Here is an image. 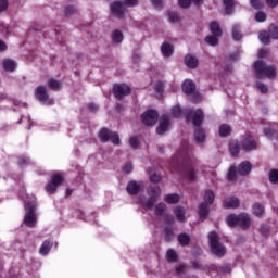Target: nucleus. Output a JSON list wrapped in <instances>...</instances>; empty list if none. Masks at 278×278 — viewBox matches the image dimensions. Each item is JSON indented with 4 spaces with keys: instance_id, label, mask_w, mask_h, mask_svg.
I'll use <instances>...</instances> for the list:
<instances>
[{
    "instance_id": "1",
    "label": "nucleus",
    "mask_w": 278,
    "mask_h": 278,
    "mask_svg": "<svg viewBox=\"0 0 278 278\" xmlns=\"http://www.w3.org/2000/svg\"><path fill=\"white\" fill-rule=\"evenodd\" d=\"M185 114L186 119L192 121L194 127L199 126L194 131V138L197 142H205V130H203V128H200L204 118L203 111L200 109L195 111H191V109H186Z\"/></svg>"
},
{
    "instance_id": "2",
    "label": "nucleus",
    "mask_w": 278,
    "mask_h": 278,
    "mask_svg": "<svg viewBox=\"0 0 278 278\" xmlns=\"http://www.w3.org/2000/svg\"><path fill=\"white\" fill-rule=\"evenodd\" d=\"M254 70L257 79H275L277 77V67L267 65L266 62L258 60L254 63Z\"/></svg>"
},
{
    "instance_id": "3",
    "label": "nucleus",
    "mask_w": 278,
    "mask_h": 278,
    "mask_svg": "<svg viewBox=\"0 0 278 278\" xmlns=\"http://www.w3.org/2000/svg\"><path fill=\"white\" fill-rule=\"evenodd\" d=\"M37 205L36 198H33L30 201L25 202V216H24V225L26 227L34 228L38 223V215L36 214Z\"/></svg>"
},
{
    "instance_id": "4",
    "label": "nucleus",
    "mask_w": 278,
    "mask_h": 278,
    "mask_svg": "<svg viewBox=\"0 0 278 278\" xmlns=\"http://www.w3.org/2000/svg\"><path fill=\"white\" fill-rule=\"evenodd\" d=\"M208 244L211 248V252L213 255H217V257L225 256V253H227V248L220 243V237H218V233L216 231H211L208 233Z\"/></svg>"
},
{
    "instance_id": "5",
    "label": "nucleus",
    "mask_w": 278,
    "mask_h": 278,
    "mask_svg": "<svg viewBox=\"0 0 278 278\" xmlns=\"http://www.w3.org/2000/svg\"><path fill=\"white\" fill-rule=\"evenodd\" d=\"M227 224L229 227H242V229H248V227H251V218L244 213L239 215L230 214L227 217Z\"/></svg>"
},
{
    "instance_id": "6",
    "label": "nucleus",
    "mask_w": 278,
    "mask_h": 278,
    "mask_svg": "<svg viewBox=\"0 0 278 278\" xmlns=\"http://www.w3.org/2000/svg\"><path fill=\"white\" fill-rule=\"evenodd\" d=\"M149 199H141V203L142 205H144L146 207H148V210H153V205H155L156 201H157V197L162 195V189H160V187L157 186H150L147 189Z\"/></svg>"
},
{
    "instance_id": "7",
    "label": "nucleus",
    "mask_w": 278,
    "mask_h": 278,
    "mask_svg": "<svg viewBox=\"0 0 278 278\" xmlns=\"http://www.w3.org/2000/svg\"><path fill=\"white\" fill-rule=\"evenodd\" d=\"M179 164V173L185 179H189V181H194L197 179V172L192 168V165L188 162V160L182 159L178 161Z\"/></svg>"
},
{
    "instance_id": "8",
    "label": "nucleus",
    "mask_w": 278,
    "mask_h": 278,
    "mask_svg": "<svg viewBox=\"0 0 278 278\" xmlns=\"http://www.w3.org/2000/svg\"><path fill=\"white\" fill-rule=\"evenodd\" d=\"M99 138L101 142H112V144H121V137L117 132H114L108 128H102L99 131Z\"/></svg>"
},
{
    "instance_id": "9",
    "label": "nucleus",
    "mask_w": 278,
    "mask_h": 278,
    "mask_svg": "<svg viewBox=\"0 0 278 278\" xmlns=\"http://www.w3.org/2000/svg\"><path fill=\"white\" fill-rule=\"evenodd\" d=\"M113 92L115 99L122 101V99H125V97H129V94H131V87L127 86L126 84H116L113 86Z\"/></svg>"
},
{
    "instance_id": "10",
    "label": "nucleus",
    "mask_w": 278,
    "mask_h": 278,
    "mask_svg": "<svg viewBox=\"0 0 278 278\" xmlns=\"http://www.w3.org/2000/svg\"><path fill=\"white\" fill-rule=\"evenodd\" d=\"M141 118H142V123L146 124L148 127H153V125L157 123V118H159L157 111L155 110L147 111L146 113L142 114Z\"/></svg>"
},
{
    "instance_id": "11",
    "label": "nucleus",
    "mask_w": 278,
    "mask_h": 278,
    "mask_svg": "<svg viewBox=\"0 0 278 278\" xmlns=\"http://www.w3.org/2000/svg\"><path fill=\"white\" fill-rule=\"evenodd\" d=\"M64 181V178L60 174H55L52 180L46 185V192L53 194L58 190V186Z\"/></svg>"
},
{
    "instance_id": "12",
    "label": "nucleus",
    "mask_w": 278,
    "mask_h": 278,
    "mask_svg": "<svg viewBox=\"0 0 278 278\" xmlns=\"http://www.w3.org/2000/svg\"><path fill=\"white\" fill-rule=\"evenodd\" d=\"M111 12L114 16H117V18H123L127 10L125 9V4L123 2L114 1L111 4Z\"/></svg>"
},
{
    "instance_id": "13",
    "label": "nucleus",
    "mask_w": 278,
    "mask_h": 278,
    "mask_svg": "<svg viewBox=\"0 0 278 278\" xmlns=\"http://www.w3.org/2000/svg\"><path fill=\"white\" fill-rule=\"evenodd\" d=\"M142 188H144V182H137L135 180H131L128 182L126 190L128 194L136 195L138 194V192H140V190H142Z\"/></svg>"
},
{
    "instance_id": "14",
    "label": "nucleus",
    "mask_w": 278,
    "mask_h": 278,
    "mask_svg": "<svg viewBox=\"0 0 278 278\" xmlns=\"http://www.w3.org/2000/svg\"><path fill=\"white\" fill-rule=\"evenodd\" d=\"M35 97L40 103H47L49 101V94L47 93V87L39 86L35 90Z\"/></svg>"
},
{
    "instance_id": "15",
    "label": "nucleus",
    "mask_w": 278,
    "mask_h": 278,
    "mask_svg": "<svg viewBox=\"0 0 278 278\" xmlns=\"http://www.w3.org/2000/svg\"><path fill=\"white\" fill-rule=\"evenodd\" d=\"M169 126H170V119L168 118V116L163 115L156 128V134L162 136L168 129Z\"/></svg>"
},
{
    "instance_id": "16",
    "label": "nucleus",
    "mask_w": 278,
    "mask_h": 278,
    "mask_svg": "<svg viewBox=\"0 0 278 278\" xmlns=\"http://www.w3.org/2000/svg\"><path fill=\"white\" fill-rule=\"evenodd\" d=\"M242 148L244 151H255L257 149V142L251 136H248L242 141Z\"/></svg>"
},
{
    "instance_id": "17",
    "label": "nucleus",
    "mask_w": 278,
    "mask_h": 278,
    "mask_svg": "<svg viewBox=\"0 0 278 278\" xmlns=\"http://www.w3.org/2000/svg\"><path fill=\"white\" fill-rule=\"evenodd\" d=\"M185 64L188 68L194 70L197 66H199V59L192 54H187L185 56Z\"/></svg>"
},
{
    "instance_id": "18",
    "label": "nucleus",
    "mask_w": 278,
    "mask_h": 278,
    "mask_svg": "<svg viewBox=\"0 0 278 278\" xmlns=\"http://www.w3.org/2000/svg\"><path fill=\"white\" fill-rule=\"evenodd\" d=\"M224 207H227L228 210L229 208L240 207V200L238 198H236V197L227 198L224 201Z\"/></svg>"
},
{
    "instance_id": "19",
    "label": "nucleus",
    "mask_w": 278,
    "mask_h": 278,
    "mask_svg": "<svg viewBox=\"0 0 278 278\" xmlns=\"http://www.w3.org/2000/svg\"><path fill=\"white\" fill-rule=\"evenodd\" d=\"M251 163L249 161L242 162L238 167L239 175L247 176L249 173H251Z\"/></svg>"
},
{
    "instance_id": "20",
    "label": "nucleus",
    "mask_w": 278,
    "mask_h": 278,
    "mask_svg": "<svg viewBox=\"0 0 278 278\" xmlns=\"http://www.w3.org/2000/svg\"><path fill=\"white\" fill-rule=\"evenodd\" d=\"M195 88L197 87L192 80L187 79L182 83V92H186V94H194Z\"/></svg>"
},
{
    "instance_id": "21",
    "label": "nucleus",
    "mask_w": 278,
    "mask_h": 278,
    "mask_svg": "<svg viewBox=\"0 0 278 278\" xmlns=\"http://www.w3.org/2000/svg\"><path fill=\"white\" fill-rule=\"evenodd\" d=\"M17 64L12 59H4L3 60V68L8 73H14L16 71Z\"/></svg>"
},
{
    "instance_id": "22",
    "label": "nucleus",
    "mask_w": 278,
    "mask_h": 278,
    "mask_svg": "<svg viewBox=\"0 0 278 278\" xmlns=\"http://www.w3.org/2000/svg\"><path fill=\"white\" fill-rule=\"evenodd\" d=\"M53 249V241L46 240L39 249L40 255H49V251Z\"/></svg>"
},
{
    "instance_id": "23",
    "label": "nucleus",
    "mask_w": 278,
    "mask_h": 278,
    "mask_svg": "<svg viewBox=\"0 0 278 278\" xmlns=\"http://www.w3.org/2000/svg\"><path fill=\"white\" fill-rule=\"evenodd\" d=\"M174 214H175V216H176V218L179 223H185V220H186V208H184L182 206H177L174 210Z\"/></svg>"
},
{
    "instance_id": "24",
    "label": "nucleus",
    "mask_w": 278,
    "mask_h": 278,
    "mask_svg": "<svg viewBox=\"0 0 278 278\" xmlns=\"http://www.w3.org/2000/svg\"><path fill=\"white\" fill-rule=\"evenodd\" d=\"M173 45L168 43V42H164L161 46V53L164 55V58H170V55H173Z\"/></svg>"
},
{
    "instance_id": "25",
    "label": "nucleus",
    "mask_w": 278,
    "mask_h": 278,
    "mask_svg": "<svg viewBox=\"0 0 278 278\" xmlns=\"http://www.w3.org/2000/svg\"><path fill=\"white\" fill-rule=\"evenodd\" d=\"M149 176L152 184H160V181H162V176L157 174V169L155 167L150 168Z\"/></svg>"
},
{
    "instance_id": "26",
    "label": "nucleus",
    "mask_w": 278,
    "mask_h": 278,
    "mask_svg": "<svg viewBox=\"0 0 278 278\" xmlns=\"http://www.w3.org/2000/svg\"><path fill=\"white\" fill-rule=\"evenodd\" d=\"M210 205H211V204H206L205 202H202V203L199 205V215H200V218H205V217H207V215L210 214Z\"/></svg>"
},
{
    "instance_id": "27",
    "label": "nucleus",
    "mask_w": 278,
    "mask_h": 278,
    "mask_svg": "<svg viewBox=\"0 0 278 278\" xmlns=\"http://www.w3.org/2000/svg\"><path fill=\"white\" fill-rule=\"evenodd\" d=\"M229 151L231 155H238V153H240V143L238 142V140L232 139L229 142Z\"/></svg>"
},
{
    "instance_id": "28",
    "label": "nucleus",
    "mask_w": 278,
    "mask_h": 278,
    "mask_svg": "<svg viewBox=\"0 0 278 278\" xmlns=\"http://www.w3.org/2000/svg\"><path fill=\"white\" fill-rule=\"evenodd\" d=\"M225 13L233 14V10L236 8V0H224Z\"/></svg>"
},
{
    "instance_id": "29",
    "label": "nucleus",
    "mask_w": 278,
    "mask_h": 278,
    "mask_svg": "<svg viewBox=\"0 0 278 278\" xmlns=\"http://www.w3.org/2000/svg\"><path fill=\"white\" fill-rule=\"evenodd\" d=\"M219 136L222 138H227V136H231V126L227 124H223L219 126Z\"/></svg>"
},
{
    "instance_id": "30",
    "label": "nucleus",
    "mask_w": 278,
    "mask_h": 278,
    "mask_svg": "<svg viewBox=\"0 0 278 278\" xmlns=\"http://www.w3.org/2000/svg\"><path fill=\"white\" fill-rule=\"evenodd\" d=\"M210 30L213 36H223V30L220 29V25H218V22H212L210 24Z\"/></svg>"
},
{
    "instance_id": "31",
    "label": "nucleus",
    "mask_w": 278,
    "mask_h": 278,
    "mask_svg": "<svg viewBox=\"0 0 278 278\" xmlns=\"http://www.w3.org/2000/svg\"><path fill=\"white\" fill-rule=\"evenodd\" d=\"M214 199H216V195H214V191L206 190L204 192V203H206V205H212V203H214Z\"/></svg>"
},
{
    "instance_id": "32",
    "label": "nucleus",
    "mask_w": 278,
    "mask_h": 278,
    "mask_svg": "<svg viewBox=\"0 0 278 278\" xmlns=\"http://www.w3.org/2000/svg\"><path fill=\"white\" fill-rule=\"evenodd\" d=\"M258 39L263 45H270V33L263 30L258 34Z\"/></svg>"
},
{
    "instance_id": "33",
    "label": "nucleus",
    "mask_w": 278,
    "mask_h": 278,
    "mask_svg": "<svg viewBox=\"0 0 278 278\" xmlns=\"http://www.w3.org/2000/svg\"><path fill=\"white\" fill-rule=\"evenodd\" d=\"M264 134H265L266 138H269V140H277V138H278V131L274 130L270 127L265 128Z\"/></svg>"
},
{
    "instance_id": "34",
    "label": "nucleus",
    "mask_w": 278,
    "mask_h": 278,
    "mask_svg": "<svg viewBox=\"0 0 278 278\" xmlns=\"http://www.w3.org/2000/svg\"><path fill=\"white\" fill-rule=\"evenodd\" d=\"M190 235L188 233L178 235V242L181 247H188V244H190Z\"/></svg>"
},
{
    "instance_id": "35",
    "label": "nucleus",
    "mask_w": 278,
    "mask_h": 278,
    "mask_svg": "<svg viewBox=\"0 0 278 278\" xmlns=\"http://www.w3.org/2000/svg\"><path fill=\"white\" fill-rule=\"evenodd\" d=\"M252 212L254 216H264V206L260 203H255L252 206Z\"/></svg>"
},
{
    "instance_id": "36",
    "label": "nucleus",
    "mask_w": 278,
    "mask_h": 278,
    "mask_svg": "<svg viewBox=\"0 0 278 278\" xmlns=\"http://www.w3.org/2000/svg\"><path fill=\"white\" fill-rule=\"evenodd\" d=\"M164 201L165 203H169V204L179 203V194L177 193L167 194L165 195Z\"/></svg>"
},
{
    "instance_id": "37",
    "label": "nucleus",
    "mask_w": 278,
    "mask_h": 278,
    "mask_svg": "<svg viewBox=\"0 0 278 278\" xmlns=\"http://www.w3.org/2000/svg\"><path fill=\"white\" fill-rule=\"evenodd\" d=\"M166 210V204L161 202L159 204L155 205L154 207V214L156 216H164V211Z\"/></svg>"
},
{
    "instance_id": "38",
    "label": "nucleus",
    "mask_w": 278,
    "mask_h": 278,
    "mask_svg": "<svg viewBox=\"0 0 278 278\" xmlns=\"http://www.w3.org/2000/svg\"><path fill=\"white\" fill-rule=\"evenodd\" d=\"M218 38H220V36H207L205 37V43L210 45L211 47H216V45H218Z\"/></svg>"
},
{
    "instance_id": "39",
    "label": "nucleus",
    "mask_w": 278,
    "mask_h": 278,
    "mask_svg": "<svg viewBox=\"0 0 278 278\" xmlns=\"http://www.w3.org/2000/svg\"><path fill=\"white\" fill-rule=\"evenodd\" d=\"M48 84L51 90H62V83L60 80L51 78Z\"/></svg>"
},
{
    "instance_id": "40",
    "label": "nucleus",
    "mask_w": 278,
    "mask_h": 278,
    "mask_svg": "<svg viewBox=\"0 0 278 278\" xmlns=\"http://www.w3.org/2000/svg\"><path fill=\"white\" fill-rule=\"evenodd\" d=\"M269 36L273 40H278V27L275 24H271L268 28Z\"/></svg>"
},
{
    "instance_id": "41",
    "label": "nucleus",
    "mask_w": 278,
    "mask_h": 278,
    "mask_svg": "<svg viewBox=\"0 0 278 278\" xmlns=\"http://www.w3.org/2000/svg\"><path fill=\"white\" fill-rule=\"evenodd\" d=\"M112 39L116 45H121V42H123V33L121 30H115L112 34Z\"/></svg>"
},
{
    "instance_id": "42",
    "label": "nucleus",
    "mask_w": 278,
    "mask_h": 278,
    "mask_svg": "<svg viewBox=\"0 0 278 278\" xmlns=\"http://www.w3.org/2000/svg\"><path fill=\"white\" fill-rule=\"evenodd\" d=\"M232 38L236 41L242 40V33H240V26L235 25L232 28Z\"/></svg>"
},
{
    "instance_id": "43",
    "label": "nucleus",
    "mask_w": 278,
    "mask_h": 278,
    "mask_svg": "<svg viewBox=\"0 0 278 278\" xmlns=\"http://www.w3.org/2000/svg\"><path fill=\"white\" fill-rule=\"evenodd\" d=\"M238 179V172H236V166H231L228 172V181H236Z\"/></svg>"
},
{
    "instance_id": "44",
    "label": "nucleus",
    "mask_w": 278,
    "mask_h": 278,
    "mask_svg": "<svg viewBox=\"0 0 278 278\" xmlns=\"http://www.w3.org/2000/svg\"><path fill=\"white\" fill-rule=\"evenodd\" d=\"M164 233H165V240L167 242H170V240H173L175 238V232L173 231V228H170V227H166L164 229Z\"/></svg>"
},
{
    "instance_id": "45",
    "label": "nucleus",
    "mask_w": 278,
    "mask_h": 278,
    "mask_svg": "<svg viewBox=\"0 0 278 278\" xmlns=\"http://www.w3.org/2000/svg\"><path fill=\"white\" fill-rule=\"evenodd\" d=\"M269 181L270 184H278V170L271 169L269 172Z\"/></svg>"
},
{
    "instance_id": "46",
    "label": "nucleus",
    "mask_w": 278,
    "mask_h": 278,
    "mask_svg": "<svg viewBox=\"0 0 278 278\" xmlns=\"http://www.w3.org/2000/svg\"><path fill=\"white\" fill-rule=\"evenodd\" d=\"M167 261L168 262H177V252H175V250L167 251Z\"/></svg>"
},
{
    "instance_id": "47",
    "label": "nucleus",
    "mask_w": 278,
    "mask_h": 278,
    "mask_svg": "<svg viewBox=\"0 0 278 278\" xmlns=\"http://www.w3.org/2000/svg\"><path fill=\"white\" fill-rule=\"evenodd\" d=\"M256 88L260 90V92H262V94H266V92H268V86L262 81L256 83Z\"/></svg>"
},
{
    "instance_id": "48",
    "label": "nucleus",
    "mask_w": 278,
    "mask_h": 278,
    "mask_svg": "<svg viewBox=\"0 0 278 278\" xmlns=\"http://www.w3.org/2000/svg\"><path fill=\"white\" fill-rule=\"evenodd\" d=\"M255 21L257 23H264V21H266V13L262 12V11H258L256 14H255Z\"/></svg>"
},
{
    "instance_id": "49",
    "label": "nucleus",
    "mask_w": 278,
    "mask_h": 278,
    "mask_svg": "<svg viewBox=\"0 0 278 278\" xmlns=\"http://www.w3.org/2000/svg\"><path fill=\"white\" fill-rule=\"evenodd\" d=\"M129 144L132 149H138V147H140V139H138L137 137H131L129 139Z\"/></svg>"
},
{
    "instance_id": "50",
    "label": "nucleus",
    "mask_w": 278,
    "mask_h": 278,
    "mask_svg": "<svg viewBox=\"0 0 278 278\" xmlns=\"http://www.w3.org/2000/svg\"><path fill=\"white\" fill-rule=\"evenodd\" d=\"M168 18L172 23H179V21H181L179 13H175V12L169 13Z\"/></svg>"
},
{
    "instance_id": "51",
    "label": "nucleus",
    "mask_w": 278,
    "mask_h": 278,
    "mask_svg": "<svg viewBox=\"0 0 278 278\" xmlns=\"http://www.w3.org/2000/svg\"><path fill=\"white\" fill-rule=\"evenodd\" d=\"M29 163H30L29 157H26V156L18 157V166L25 167L29 165Z\"/></svg>"
},
{
    "instance_id": "52",
    "label": "nucleus",
    "mask_w": 278,
    "mask_h": 278,
    "mask_svg": "<svg viewBox=\"0 0 278 278\" xmlns=\"http://www.w3.org/2000/svg\"><path fill=\"white\" fill-rule=\"evenodd\" d=\"M172 114H173V116H175V118H179V116H181V114H184V111L179 106H174L172 109Z\"/></svg>"
},
{
    "instance_id": "53",
    "label": "nucleus",
    "mask_w": 278,
    "mask_h": 278,
    "mask_svg": "<svg viewBox=\"0 0 278 278\" xmlns=\"http://www.w3.org/2000/svg\"><path fill=\"white\" fill-rule=\"evenodd\" d=\"M178 4L180 5V8L187 9L192 5V0H178Z\"/></svg>"
},
{
    "instance_id": "54",
    "label": "nucleus",
    "mask_w": 278,
    "mask_h": 278,
    "mask_svg": "<svg viewBox=\"0 0 278 278\" xmlns=\"http://www.w3.org/2000/svg\"><path fill=\"white\" fill-rule=\"evenodd\" d=\"M261 233L265 238H268V235L270 233V228L267 225H262L261 226Z\"/></svg>"
},
{
    "instance_id": "55",
    "label": "nucleus",
    "mask_w": 278,
    "mask_h": 278,
    "mask_svg": "<svg viewBox=\"0 0 278 278\" xmlns=\"http://www.w3.org/2000/svg\"><path fill=\"white\" fill-rule=\"evenodd\" d=\"M124 5H127V8H135V5H138V0H124Z\"/></svg>"
},
{
    "instance_id": "56",
    "label": "nucleus",
    "mask_w": 278,
    "mask_h": 278,
    "mask_svg": "<svg viewBox=\"0 0 278 278\" xmlns=\"http://www.w3.org/2000/svg\"><path fill=\"white\" fill-rule=\"evenodd\" d=\"M123 170L129 175V173H131V170H134V165L131 163H126L125 166L123 167Z\"/></svg>"
},
{
    "instance_id": "57",
    "label": "nucleus",
    "mask_w": 278,
    "mask_h": 278,
    "mask_svg": "<svg viewBox=\"0 0 278 278\" xmlns=\"http://www.w3.org/2000/svg\"><path fill=\"white\" fill-rule=\"evenodd\" d=\"M164 219H165V223H167V225L175 224V217H173V215H164Z\"/></svg>"
},
{
    "instance_id": "58",
    "label": "nucleus",
    "mask_w": 278,
    "mask_h": 278,
    "mask_svg": "<svg viewBox=\"0 0 278 278\" xmlns=\"http://www.w3.org/2000/svg\"><path fill=\"white\" fill-rule=\"evenodd\" d=\"M8 10V0H0V12H5Z\"/></svg>"
},
{
    "instance_id": "59",
    "label": "nucleus",
    "mask_w": 278,
    "mask_h": 278,
    "mask_svg": "<svg viewBox=\"0 0 278 278\" xmlns=\"http://www.w3.org/2000/svg\"><path fill=\"white\" fill-rule=\"evenodd\" d=\"M152 4L154 5V8H156L157 10H162L163 7V1L162 0H151Z\"/></svg>"
},
{
    "instance_id": "60",
    "label": "nucleus",
    "mask_w": 278,
    "mask_h": 278,
    "mask_svg": "<svg viewBox=\"0 0 278 278\" xmlns=\"http://www.w3.org/2000/svg\"><path fill=\"white\" fill-rule=\"evenodd\" d=\"M252 8H255V10H260L262 8V2L260 0H251Z\"/></svg>"
},
{
    "instance_id": "61",
    "label": "nucleus",
    "mask_w": 278,
    "mask_h": 278,
    "mask_svg": "<svg viewBox=\"0 0 278 278\" xmlns=\"http://www.w3.org/2000/svg\"><path fill=\"white\" fill-rule=\"evenodd\" d=\"M75 12H77V9H75V7H67L65 9V14L68 16L71 14H75Z\"/></svg>"
},
{
    "instance_id": "62",
    "label": "nucleus",
    "mask_w": 278,
    "mask_h": 278,
    "mask_svg": "<svg viewBox=\"0 0 278 278\" xmlns=\"http://www.w3.org/2000/svg\"><path fill=\"white\" fill-rule=\"evenodd\" d=\"M266 3L269 8H277L278 0H266Z\"/></svg>"
},
{
    "instance_id": "63",
    "label": "nucleus",
    "mask_w": 278,
    "mask_h": 278,
    "mask_svg": "<svg viewBox=\"0 0 278 278\" xmlns=\"http://www.w3.org/2000/svg\"><path fill=\"white\" fill-rule=\"evenodd\" d=\"M0 31H2L3 36H8L10 34V30L5 25L0 26Z\"/></svg>"
},
{
    "instance_id": "64",
    "label": "nucleus",
    "mask_w": 278,
    "mask_h": 278,
    "mask_svg": "<svg viewBox=\"0 0 278 278\" xmlns=\"http://www.w3.org/2000/svg\"><path fill=\"white\" fill-rule=\"evenodd\" d=\"M164 90V87L162 85V83H157L155 86V92H157L159 94H161V92Z\"/></svg>"
}]
</instances>
